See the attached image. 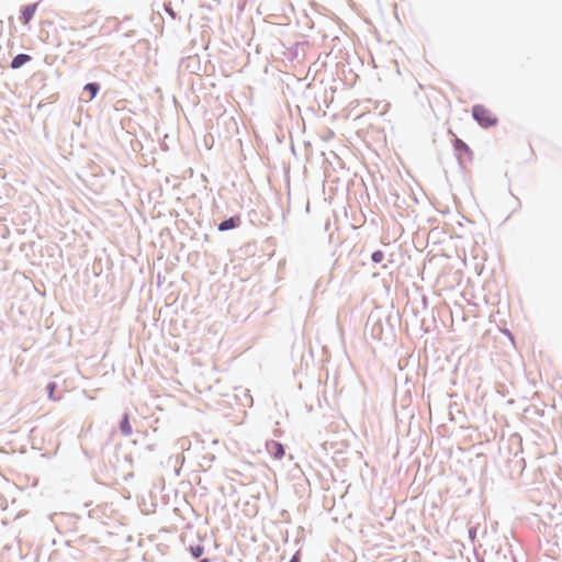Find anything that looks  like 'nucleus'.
<instances>
[{"mask_svg":"<svg viewBox=\"0 0 562 562\" xmlns=\"http://www.w3.org/2000/svg\"><path fill=\"white\" fill-rule=\"evenodd\" d=\"M267 451L276 459L280 460L284 457V448L279 441H268L266 445Z\"/></svg>","mask_w":562,"mask_h":562,"instance_id":"2","label":"nucleus"},{"mask_svg":"<svg viewBox=\"0 0 562 562\" xmlns=\"http://www.w3.org/2000/svg\"><path fill=\"white\" fill-rule=\"evenodd\" d=\"M473 119L483 127H491L497 124L496 115L488 108L476 104L472 109Z\"/></svg>","mask_w":562,"mask_h":562,"instance_id":"1","label":"nucleus"},{"mask_svg":"<svg viewBox=\"0 0 562 562\" xmlns=\"http://www.w3.org/2000/svg\"><path fill=\"white\" fill-rule=\"evenodd\" d=\"M371 258L374 262H381L384 258V254L381 250H376L372 254Z\"/></svg>","mask_w":562,"mask_h":562,"instance_id":"10","label":"nucleus"},{"mask_svg":"<svg viewBox=\"0 0 562 562\" xmlns=\"http://www.w3.org/2000/svg\"><path fill=\"white\" fill-rule=\"evenodd\" d=\"M189 551L193 558H200L204 553V548L201 544L190 546Z\"/></svg>","mask_w":562,"mask_h":562,"instance_id":"9","label":"nucleus"},{"mask_svg":"<svg viewBox=\"0 0 562 562\" xmlns=\"http://www.w3.org/2000/svg\"><path fill=\"white\" fill-rule=\"evenodd\" d=\"M236 226V222L234 218H228V220H225L223 221L220 225H218V229L220 231H228V229H232Z\"/></svg>","mask_w":562,"mask_h":562,"instance_id":"8","label":"nucleus"},{"mask_svg":"<svg viewBox=\"0 0 562 562\" xmlns=\"http://www.w3.org/2000/svg\"><path fill=\"white\" fill-rule=\"evenodd\" d=\"M37 9V3L26 5L22 11L21 20L24 24H27L34 16Z\"/></svg>","mask_w":562,"mask_h":562,"instance_id":"3","label":"nucleus"},{"mask_svg":"<svg viewBox=\"0 0 562 562\" xmlns=\"http://www.w3.org/2000/svg\"><path fill=\"white\" fill-rule=\"evenodd\" d=\"M454 147L460 153V158H462L463 155L467 156L469 159L471 158L472 153L469 146L461 139H456Z\"/></svg>","mask_w":562,"mask_h":562,"instance_id":"4","label":"nucleus"},{"mask_svg":"<svg viewBox=\"0 0 562 562\" xmlns=\"http://www.w3.org/2000/svg\"><path fill=\"white\" fill-rule=\"evenodd\" d=\"M121 431L125 436H130L132 434V426L130 424V417L127 414L124 415L121 425H120Z\"/></svg>","mask_w":562,"mask_h":562,"instance_id":"6","label":"nucleus"},{"mask_svg":"<svg viewBox=\"0 0 562 562\" xmlns=\"http://www.w3.org/2000/svg\"><path fill=\"white\" fill-rule=\"evenodd\" d=\"M83 89L90 93V97L88 99V101H90L97 95L99 91V86L97 83H87Z\"/></svg>","mask_w":562,"mask_h":562,"instance_id":"7","label":"nucleus"},{"mask_svg":"<svg viewBox=\"0 0 562 562\" xmlns=\"http://www.w3.org/2000/svg\"><path fill=\"white\" fill-rule=\"evenodd\" d=\"M200 562H209L207 559H202Z\"/></svg>","mask_w":562,"mask_h":562,"instance_id":"12","label":"nucleus"},{"mask_svg":"<svg viewBox=\"0 0 562 562\" xmlns=\"http://www.w3.org/2000/svg\"><path fill=\"white\" fill-rule=\"evenodd\" d=\"M31 57L26 54H20L12 59L11 67L16 69L27 63Z\"/></svg>","mask_w":562,"mask_h":562,"instance_id":"5","label":"nucleus"},{"mask_svg":"<svg viewBox=\"0 0 562 562\" xmlns=\"http://www.w3.org/2000/svg\"><path fill=\"white\" fill-rule=\"evenodd\" d=\"M290 562H299V559L296 557H293Z\"/></svg>","mask_w":562,"mask_h":562,"instance_id":"11","label":"nucleus"}]
</instances>
